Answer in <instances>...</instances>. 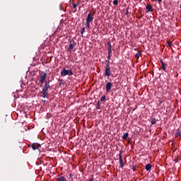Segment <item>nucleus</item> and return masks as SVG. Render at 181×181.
Here are the masks:
<instances>
[{
  "label": "nucleus",
  "instance_id": "nucleus-1",
  "mask_svg": "<svg viewBox=\"0 0 181 181\" xmlns=\"http://www.w3.org/2000/svg\"><path fill=\"white\" fill-rule=\"evenodd\" d=\"M51 88L50 87V81H46L45 86L42 88V90L40 92V95L42 98H49V93H47Z\"/></svg>",
  "mask_w": 181,
  "mask_h": 181
},
{
  "label": "nucleus",
  "instance_id": "nucleus-2",
  "mask_svg": "<svg viewBox=\"0 0 181 181\" xmlns=\"http://www.w3.org/2000/svg\"><path fill=\"white\" fill-rule=\"evenodd\" d=\"M61 76L64 77L66 76H73V71L71 69L67 70L66 69H63L61 72Z\"/></svg>",
  "mask_w": 181,
  "mask_h": 181
},
{
  "label": "nucleus",
  "instance_id": "nucleus-3",
  "mask_svg": "<svg viewBox=\"0 0 181 181\" xmlns=\"http://www.w3.org/2000/svg\"><path fill=\"white\" fill-rule=\"evenodd\" d=\"M46 77H47V74L42 71L40 74V77H39V81L40 83H41L42 84H43L46 80Z\"/></svg>",
  "mask_w": 181,
  "mask_h": 181
},
{
  "label": "nucleus",
  "instance_id": "nucleus-4",
  "mask_svg": "<svg viewBox=\"0 0 181 181\" xmlns=\"http://www.w3.org/2000/svg\"><path fill=\"white\" fill-rule=\"evenodd\" d=\"M112 74V71H111V67L105 66V77H110Z\"/></svg>",
  "mask_w": 181,
  "mask_h": 181
},
{
  "label": "nucleus",
  "instance_id": "nucleus-5",
  "mask_svg": "<svg viewBox=\"0 0 181 181\" xmlns=\"http://www.w3.org/2000/svg\"><path fill=\"white\" fill-rule=\"evenodd\" d=\"M119 162L120 168H122V169L124 168V161L122 160V150L119 151Z\"/></svg>",
  "mask_w": 181,
  "mask_h": 181
},
{
  "label": "nucleus",
  "instance_id": "nucleus-6",
  "mask_svg": "<svg viewBox=\"0 0 181 181\" xmlns=\"http://www.w3.org/2000/svg\"><path fill=\"white\" fill-rule=\"evenodd\" d=\"M70 45L69 47L68 48V52H71L73 50V49H74V46L77 45V43L76 42H74V40H70Z\"/></svg>",
  "mask_w": 181,
  "mask_h": 181
},
{
  "label": "nucleus",
  "instance_id": "nucleus-7",
  "mask_svg": "<svg viewBox=\"0 0 181 181\" xmlns=\"http://www.w3.org/2000/svg\"><path fill=\"white\" fill-rule=\"evenodd\" d=\"M94 19V13H88L87 18H86V22H93V20Z\"/></svg>",
  "mask_w": 181,
  "mask_h": 181
},
{
  "label": "nucleus",
  "instance_id": "nucleus-8",
  "mask_svg": "<svg viewBox=\"0 0 181 181\" xmlns=\"http://www.w3.org/2000/svg\"><path fill=\"white\" fill-rule=\"evenodd\" d=\"M111 87H112V83L111 82H107L106 83V93H110V91H111Z\"/></svg>",
  "mask_w": 181,
  "mask_h": 181
},
{
  "label": "nucleus",
  "instance_id": "nucleus-9",
  "mask_svg": "<svg viewBox=\"0 0 181 181\" xmlns=\"http://www.w3.org/2000/svg\"><path fill=\"white\" fill-rule=\"evenodd\" d=\"M146 12L148 13V12H153V9L152 8V5L147 4L146 6Z\"/></svg>",
  "mask_w": 181,
  "mask_h": 181
},
{
  "label": "nucleus",
  "instance_id": "nucleus-10",
  "mask_svg": "<svg viewBox=\"0 0 181 181\" xmlns=\"http://www.w3.org/2000/svg\"><path fill=\"white\" fill-rule=\"evenodd\" d=\"M160 63H161V69H163L164 71H166V63L163 62V61L160 60Z\"/></svg>",
  "mask_w": 181,
  "mask_h": 181
},
{
  "label": "nucleus",
  "instance_id": "nucleus-11",
  "mask_svg": "<svg viewBox=\"0 0 181 181\" xmlns=\"http://www.w3.org/2000/svg\"><path fill=\"white\" fill-rule=\"evenodd\" d=\"M106 47H107V50H112V45H111V42H108L106 44Z\"/></svg>",
  "mask_w": 181,
  "mask_h": 181
},
{
  "label": "nucleus",
  "instance_id": "nucleus-12",
  "mask_svg": "<svg viewBox=\"0 0 181 181\" xmlns=\"http://www.w3.org/2000/svg\"><path fill=\"white\" fill-rule=\"evenodd\" d=\"M145 169L147 171L151 170V169H152V165H151V163H148V164L146 165Z\"/></svg>",
  "mask_w": 181,
  "mask_h": 181
},
{
  "label": "nucleus",
  "instance_id": "nucleus-13",
  "mask_svg": "<svg viewBox=\"0 0 181 181\" xmlns=\"http://www.w3.org/2000/svg\"><path fill=\"white\" fill-rule=\"evenodd\" d=\"M142 56V52L141 51H138L137 53L135 54V57L136 59H139Z\"/></svg>",
  "mask_w": 181,
  "mask_h": 181
},
{
  "label": "nucleus",
  "instance_id": "nucleus-14",
  "mask_svg": "<svg viewBox=\"0 0 181 181\" xmlns=\"http://www.w3.org/2000/svg\"><path fill=\"white\" fill-rule=\"evenodd\" d=\"M58 181H67V180L66 179V177L64 176H60L58 177L57 179Z\"/></svg>",
  "mask_w": 181,
  "mask_h": 181
},
{
  "label": "nucleus",
  "instance_id": "nucleus-15",
  "mask_svg": "<svg viewBox=\"0 0 181 181\" xmlns=\"http://www.w3.org/2000/svg\"><path fill=\"white\" fill-rule=\"evenodd\" d=\"M151 125H155V124H156V119L155 117H151Z\"/></svg>",
  "mask_w": 181,
  "mask_h": 181
},
{
  "label": "nucleus",
  "instance_id": "nucleus-16",
  "mask_svg": "<svg viewBox=\"0 0 181 181\" xmlns=\"http://www.w3.org/2000/svg\"><path fill=\"white\" fill-rule=\"evenodd\" d=\"M128 135H129L128 132L124 133L122 137V139H124V141H125L128 138Z\"/></svg>",
  "mask_w": 181,
  "mask_h": 181
},
{
  "label": "nucleus",
  "instance_id": "nucleus-17",
  "mask_svg": "<svg viewBox=\"0 0 181 181\" xmlns=\"http://www.w3.org/2000/svg\"><path fill=\"white\" fill-rule=\"evenodd\" d=\"M105 67H110V59L105 61Z\"/></svg>",
  "mask_w": 181,
  "mask_h": 181
},
{
  "label": "nucleus",
  "instance_id": "nucleus-18",
  "mask_svg": "<svg viewBox=\"0 0 181 181\" xmlns=\"http://www.w3.org/2000/svg\"><path fill=\"white\" fill-rule=\"evenodd\" d=\"M101 108V106L100 105V101H98L97 105H96V110H100Z\"/></svg>",
  "mask_w": 181,
  "mask_h": 181
},
{
  "label": "nucleus",
  "instance_id": "nucleus-19",
  "mask_svg": "<svg viewBox=\"0 0 181 181\" xmlns=\"http://www.w3.org/2000/svg\"><path fill=\"white\" fill-rule=\"evenodd\" d=\"M31 148L33 149V151H36V149H37V147L35 144H32Z\"/></svg>",
  "mask_w": 181,
  "mask_h": 181
},
{
  "label": "nucleus",
  "instance_id": "nucleus-20",
  "mask_svg": "<svg viewBox=\"0 0 181 181\" xmlns=\"http://www.w3.org/2000/svg\"><path fill=\"white\" fill-rule=\"evenodd\" d=\"M167 45L169 47H172V42H170V40L167 41Z\"/></svg>",
  "mask_w": 181,
  "mask_h": 181
},
{
  "label": "nucleus",
  "instance_id": "nucleus-21",
  "mask_svg": "<svg viewBox=\"0 0 181 181\" xmlns=\"http://www.w3.org/2000/svg\"><path fill=\"white\" fill-rule=\"evenodd\" d=\"M180 135H181V131L178 130V132L175 133V136L177 137V136H180Z\"/></svg>",
  "mask_w": 181,
  "mask_h": 181
},
{
  "label": "nucleus",
  "instance_id": "nucleus-22",
  "mask_svg": "<svg viewBox=\"0 0 181 181\" xmlns=\"http://www.w3.org/2000/svg\"><path fill=\"white\" fill-rule=\"evenodd\" d=\"M100 101H101L102 103L104 102V101H105V95H104L103 96L101 97Z\"/></svg>",
  "mask_w": 181,
  "mask_h": 181
},
{
  "label": "nucleus",
  "instance_id": "nucleus-23",
  "mask_svg": "<svg viewBox=\"0 0 181 181\" xmlns=\"http://www.w3.org/2000/svg\"><path fill=\"white\" fill-rule=\"evenodd\" d=\"M73 8L74 9H76V8H77V6H78V4H73Z\"/></svg>",
  "mask_w": 181,
  "mask_h": 181
},
{
  "label": "nucleus",
  "instance_id": "nucleus-24",
  "mask_svg": "<svg viewBox=\"0 0 181 181\" xmlns=\"http://www.w3.org/2000/svg\"><path fill=\"white\" fill-rule=\"evenodd\" d=\"M84 32H86V28L83 27V28L81 29V35H83V34L84 33Z\"/></svg>",
  "mask_w": 181,
  "mask_h": 181
},
{
  "label": "nucleus",
  "instance_id": "nucleus-25",
  "mask_svg": "<svg viewBox=\"0 0 181 181\" xmlns=\"http://www.w3.org/2000/svg\"><path fill=\"white\" fill-rule=\"evenodd\" d=\"M113 5H115V6L118 5V0H114Z\"/></svg>",
  "mask_w": 181,
  "mask_h": 181
},
{
  "label": "nucleus",
  "instance_id": "nucleus-26",
  "mask_svg": "<svg viewBox=\"0 0 181 181\" xmlns=\"http://www.w3.org/2000/svg\"><path fill=\"white\" fill-rule=\"evenodd\" d=\"M112 49L107 50V54L112 55Z\"/></svg>",
  "mask_w": 181,
  "mask_h": 181
},
{
  "label": "nucleus",
  "instance_id": "nucleus-27",
  "mask_svg": "<svg viewBox=\"0 0 181 181\" xmlns=\"http://www.w3.org/2000/svg\"><path fill=\"white\" fill-rule=\"evenodd\" d=\"M132 169H133L134 172H135V170H136V165H132Z\"/></svg>",
  "mask_w": 181,
  "mask_h": 181
},
{
  "label": "nucleus",
  "instance_id": "nucleus-28",
  "mask_svg": "<svg viewBox=\"0 0 181 181\" xmlns=\"http://www.w3.org/2000/svg\"><path fill=\"white\" fill-rule=\"evenodd\" d=\"M90 22L86 21V26L88 28H90Z\"/></svg>",
  "mask_w": 181,
  "mask_h": 181
},
{
  "label": "nucleus",
  "instance_id": "nucleus-29",
  "mask_svg": "<svg viewBox=\"0 0 181 181\" xmlns=\"http://www.w3.org/2000/svg\"><path fill=\"white\" fill-rule=\"evenodd\" d=\"M73 176H74V175H73V174H70L69 175V179H73Z\"/></svg>",
  "mask_w": 181,
  "mask_h": 181
},
{
  "label": "nucleus",
  "instance_id": "nucleus-30",
  "mask_svg": "<svg viewBox=\"0 0 181 181\" xmlns=\"http://www.w3.org/2000/svg\"><path fill=\"white\" fill-rule=\"evenodd\" d=\"M111 56H112V55L108 54V56H107V60H111Z\"/></svg>",
  "mask_w": 181,
  "mask_h": 181
},
{
  "label": "nucleus",
  "instance_id": "nucleus-31",
  "mask_svg": "<svg viewBox=\"0 0 181 181\" xmlns=\"http://www.w3.org/2000/svg\"><path fill=\"white\" fill-rule=\"evenodd\" d=\"M154 1H155V2H158V3L162 2V0H154Z\"/></svg>",
  "mask_w": 181,
  "mask_h": 181
},
{
  "label": "nucleus",
  "instance_id": "nucleus-32",
  "mask_svg": "<svg viewBox=\"0 0 181 181\" xmlns=\"http://www.w3.org/2000/svg\"><path fill=\"white\" fill-rule=\"evenodd\" d=\"M175 162H176V163L179 162V158H176V159L175 160Z\"/></svg>",
  "mask_w": 181,
  "mask_h": 181
},
{
  "label": "nucleus",
  "instance_id": "nucleus-33",
  "mask_svg": "<svg viewBox=\"0 0 181 181\" xmlns=\"http://www.w3.org/2000/svg\"><path fill=\"white\" fill-rule=\"evenodd\" d=\"M160 104H162V101H160V103H159V105H160Z\"/></svg>",
  "mask_w": 181,
  "mask_h": 181
},
{
  "label": "nucleus",
  "instance_id": "nucleus-34",
  "mask_svg": "<svg viewBox=\"0 0 181 181\" xmlns=\"http://www.w3.org/2000/svg\"><path fill=\"white\" fill-rule=\"evenodd\" d=\"M126 15H128V11H127V12H126Z\"/></svg>",
  "mask_w": 181,
  "mask_h": 181
},
{
  "label": "nucleus",
  "instance_id": "nucleus-35",
  "mask_svg": "<svg viewBox=\"0 0 181 181\" xmlns=\"http://www.w3.org/2000/svg\"><path fill=\"white\" fill-rule=\"evenodd\" d=\"M129 142H130V140L128 141V143H129Z\"/></svg>",
  "mask_w": 181,
  "mask_h": 181
},
{
  "label": "nucleus",
  "instance_id": "nucleus-36",
  "mask_svg": "<svg viewBox=\"0 0 181 181\" xmlns=\"http://www.w3.org/2000/svg\"><path fill=\"white\" fill-rule=\"evenodd\" d=\"M76 11H77L76 9H75V12H76Z\"/></svg>",
  "mask_w": 181,
  "mask_h": 181
}]
</instances>
